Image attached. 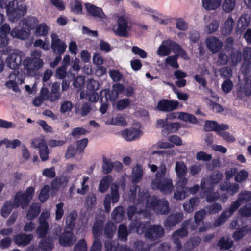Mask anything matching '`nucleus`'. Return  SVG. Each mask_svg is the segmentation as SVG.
Instances as JSON below:
<instances>
[{
  "mask_svg": "<svg viewBox=\"0 0 251 251\" xmlns=\"http://www.w3.org/2000/svg\"><path fill=\"white\" fill-rule=\"evenodd\" d=\"M143 194H139V198L141 201L147 199L146 202V212H150L153 211L160 214H167L169 211V203L165 200H158L155 196L149 197L147 190L143 191Z\"/></svg>",
  "mask_w": 251,
  "mask_h": 251,
  "instance_id": "f257e3e1",
  "label": "nucleus"
},
{
  "mask_svg": "<svg viewBox=\"0 0 251 251\" xmlns=\"http://www.w3.org/2000/svg\"><path fill=\"white\" fill-rule=\"evenodd\" d=\"M130 226V230L135 231L139 234L143 233L145 228L147 230L145 233V237L151 241H155L163 237L164 235V228L159 225H150L149 226L148 223H141L138 225V223H134Z\"/></svg>",
  "mask_w": 251,
  "mask_h": 251,
  "instance_id": "f03ea898",
  "label": "nucleus"
},
{
  "mask_svg": "<svg viewBox=\"0 0 251 251\" xmlns=\"http://www.w3.org/2000/svg\"><path fill=\"white\" fill-rule=\"evenodd\" d=\"M251 201V192L244 191L238 195V199L233 202L229 208L223 211L214 223L215 227L219 226L230 217L243 202Z\"/></svg>",
  "mask_w": 251,
  "mask_h": 251,
  "instance_id": "7ed1b4c3",
  "label": "nucleus"
},
{
  "mask_svg": "<svg viewBox=\"0 0 251 251\" xmlns=\"http://www.w3.org/2000/svg\"><path fill=\"white\" fill-rule=\"evenodd\" d=\"M41 56V52L34 50L30 57L24 60V69L28 75L35 76L38 71L43 68L44 63Z\"/></svg>",
  "mask_w": 251,
  "mask_h": 251,
  "instance_id": "20e7f679",
  "label": "nucleus"
},
{
  "mask_svg": "<svg viewBox=\"0 0 251 251\" xmlns=\"http://www.w3.org/2000/svg\"><path fill=\"white\" fill-rule=\"evenodd\" d=\"M7 0H0V7L6 8L7 14L11 21L19 18L26 12L27 8L25 4H19L17 1H10L6 5Z\"/></svg>",
  "mask_w": 251,
  "mask_h": 251,
  "instance_id": "39448f33",
  "label": "nucleus"
},
{
  "mask_svg": "<svg viewBox=\"0 0 251 251\" xmlns=\"http://www.w3.org/2000/svg\"><path fill=\"white\" fill-rule=\"evenodd\" d=\"M34 191V187H29L24 192H18L14 200L13 203L15 206H21L22 208L26 207L32 199Z\"/></svg>",
  "mask_w": 251,
  "mask_h": 251,
  "instance_id": "423d86ee",
  "label": "nucleus"
},
{
  "mask_svg": "<svg viewBox=\"0 0 251 251\" xmlns=\"http://www.w3.org/2000/svg\"><path fill=\"white\" fill-rule=\"evenodd\" d=\"M151 187L153 190H159L164 194H170L174 187L172 180L170 177H163L160 179H152Z\"/></svg>",
  "mask_w": 251,
  "mask_h": 251,
  "instance_id": "0eeeda50",
  "label": "nucleus"
},
{
  "mask_svg": "<svg viewBox=\"0 0 251 251\" xmlns=\"http://www.w3.org/2000/svg\"><path fill=\"white\" fill-rule=\"evenodd\" d=\"M33 20L34 22H37V20L35 18H32L27 20H25L21 21L19 25H22V27L20 30L17 28H14L10 32L11 36L15 38H17L21 40H25L29 37L30 32L28 27L29 26V21Z\"/></svg>",
  "mask_w": 251,
  "mask_h": 251,
  "instance_id": "6e6552de",
  "label": "nucleus"
},
{
  "mask_svg": "<svg viewBox=\"0 0 251 251\" xmlns=\"http://www.w3.org/2000/svg\"><path fill=\"white\" fill-rule=\"evenodd\" d=\"M117 27L113 30L114 33L121 37H126L130 30L127 19L124 16H120L117 19Z\"/></svg>",
  "mask_w": 251,
  "mask_h": 251,
  "instance_id": "1a4fd4ad",
  "label": "nucleus"
},
{
  "mask_svg": "<svg viewBox=\"0 0 251 251\" xmlns=\"http://www.w3.org/2000/svg\"><path fill=\"white\" fill-rule=\"evenodd\" d=\"M125 89V87L123 84L116 83L112 86V91L110 92L109 89H104L101 91L100 96L105 97V100L111 101H114L117 99L119 95L122 94Z\"/></svg>",
  "mask_w": 251,
  "mask_h": 251,
  "instance_id": "9d476101",
  "label": "nucleus"
},
{
  "mask_svg": "<svg viewBox=\"0 0 251 251\" xmlns=\"http://www.w3.org/2000/svg\"><path fill=\"white\" fill-rule=\"evenodd\" d=\"M118 186L116 183L112 184L111 187V194H107L104 201V206L105 211L109 212L111 209V202L113 203L117 202L119 199L118 191Z\"/></svg>",
  "mask_w": 251,
  "mask_h": 251,
  "instance_id": "9b49d317",
  "label": "nucleus"
},
{
  "mask_svg": "<svg viewBox=\"0 0 251 251\" xmlns=\"http://www.w3.org/2000/svg\"><path fill=\"white\" fill-rule=\"evenodd\" d=\"M51 37V48L55 54L61 55L64 53L67 48L66 43L62 41L56 33H52Z\"/></svg>",
  "mask_w": 251,
  "mask_h": 251,
  "instance_id": "f8f14e48",
  "label": "nucleus"
},
{
  "mask_svg": "<svg viewBox=\"0 0 251 251\" xmlns=\"http://www.w3.org/2000/svg\"><path fill=\"white\" fill-rule=\"evenodd\" d=\"M176 49H179L178 44L171 40L164 41L158 48L157 54L159 56H167L171 51L176 52Z\"/></svg>",
  "mask_w": 251,
  "mask_h": 251,
  "instance_id": "ddd939ff",
  "label": "nucleus"
},
{
  "mask_svg": "<svg viewBox=\"0 0 251 251\" xmlns=\"http://www.w3.org/2000/svg\"><path fill=\"white\" fill-rule=\"evenodd\" d=\"M24 82V79L20 78L16 73H12L9 75L8 80L5 83L7 89H11L16 93L19 92V85Z\"/></svg>",
  "mask_w": 251,
  "mask_h": 251,
  "instance_id": "4468645a",
  "label": "nucleus"
},
{
  "mask_svg": "<svg viewBox=\"0 0 251 251\" xmlns=\"http://www.w3.org/2000/svg\"><path fill=\"white\" fill-rule=\"evenodd\" d=\"M23 53L18 50H13L6 59L7 66L11 69H16L21 63Z\"/></svg>",
  "mask_w": 251,
  "mask_h": 251,
  "instance_id": "2eb2a0df",
  "label": "nucleus"
},
{
  "mask_svg": "<svg viewBox=\"0 0 251 251\" xmlns=\"http://www.w3.org/2000/svg\"><path fill=\"white\" fill-rule=\"evenodd\" d=\"M178 105L179 102L177 101L164 99L158 102L156 108L160 111L169 112L177 109Z\"/></svg>",
  "mask_w": 251,
  "mask_h": 251,
  "instance_id": "dca6fc26",
  "label": "nucleus"
},
{
  "mask_svg": "<svg viewBox=\"0 0 251 251\" xmlns=\"http://www.w3.org/2000/svg\"><path fill=\"white\" fill-rule=\"evenodd\" d=\"M201 189L204 193H207V201L209 202L216 201L219 196L217 193H213L214 189L212 184L208 183V180L202 182L201 184Z\"/></svg>",
  "mask_w": 251,
  "mask_h": 251,
  "instance_id": "f3484780",
  "label": "nucleus"
},
{
  "mask_svg": "<svg viewBox=\"0 0 251 251\" xmlns=\"http://www.w3.org/2000/svg\"><path fill=\"white\" fill-rule=\"evenodd\" d=\"M203 129L206 131H215L218 134L221 130H228L229 126L226 124H218L215 121H206Z\"/></svg>",
  "mask_w": 251,
  "mask_h": 251,
  "instance_id": "a211bd4d",
  "label": "nucleus"
},
{
  "mask_svg": "<svg viewBox=\"0 0 251 251\" xmlns=\"http://www.w3.org/2000/svg\"><path fill=\"white\" fill-rule=\"evenodd\" d=\"M85 6L87 12L92 16L100 19V20L104 22L106 21V16L102 9L90 3H86Z\"/></svg>",
  "mask_w": 251,
  "mask_h": 251,
  "instance_id": "6ab92c4d",
  "label": "nucleus"
},
{
  "mask_svg": "<svg viewBox=\"0 0 251 251\" xmlns=\"http://www.w3.org/2000/svg\"><path fill=\"white\" fill-rule=\"evenodd\" d=\"M76 241L71 231L65 229L64 232L59 237V243L63 246H70Z\"/></svg>",
  "mask_w": 251,
  "mask_h": 251,
  "instance_id": "aec40b11",
  "label": "nucleus"
},
{
  "mask_svg": "<svg viewBox=\"0 0 251 251\" xmlns=\"http://www.w3.org/2000/svg\"><path fill=\"white\" fill-rule=\"evenodd\" d=\"M143 134L139 129L132 128L122 131V135L127 141L135 140L139 139Z\"/></svg>",
  "mask_w": 251,
  "mask_h": 251,
  "instance_id": "412c9836",
  "label": "nucleus"
},
{
  "mask_svg": "<svg viewBox=\"0 0 251 251\" xmlns=\"http://www.w3.org/2000/svg\"><path fill=\"white\" fill-rule=\"evenodd\" d=\"M205 42L207 47L212 53L217 52L222 47V42L214 36L207 38Z\"/></svg>",
  "mask_w": 251,
  "mask_h": 251,
  "instance_id": "4be33fe9",
  "label": "nucleus"
},
{
  "mask_svg": "<svg viewBox=\"0 0 251 251\" xmlns=\"http://www.w3.org/2000/svg\"><path fill=\"white\" fill-rule=\"evenodd\" d=\"M188 232L185 228H182L174 232L172 235V239L175 245V249L178 251L181 248V245L179 240L187 235Z\"/></svg>",
  "mask_w": 251,
  "mask_h": 251,
  "instance_id": "5701e85b",
  "label": "nucleus"
},
{
  "mask_svg": "<svg viewBox=\"0 0 251 251\" xmlns=\"http://www.w3.org/2000/svg\"><path fill=\"white\" fill-rule=\"evenodd\" d=\"M183 217L182 213H176L170 215L165 222V226L167 229L174 226L177 223L180 222Z\"/></svg>",
  "mask_w": 251,
  "mask_h": 251,
  "instance_id": "b1692460",
  "label": "nucleus"
},
{
  "mask_svg": "<svg viewBox=\"0 0 251 251\" xmlns=\"http://www.w3.org/2000/svg\"><path fill=\"white\" fill-rule=\"evenodd\" d=\"M33 239L32 234L26 235L20 233L14 236L13 240L18 246H25L28 244Z\"/></svg>",
  "mask_w": 251,
  "mask_h": 251,
  "instance_id": "393cba45",
  "label": "nucleus"
},
{
  "mask_svg": "<svg viewBox=\"0 0 251 251\" xmlns=\"http://www.w3.org/2000/svg\"><path fill=\"white\" fill-rule=\"evenodd\" d=\"M234 21L231 17H228L221 27V33L224 35H229L233 29Z\"/></svg>",
  "mask_w": 251,
  "mask_h": 251,
  "instance_id": "a878e982",
  "label": "nucleus"
},
{
  "mask_svg": "<svg viewBox=\"0 0 251 251\" xmlns=\"http://www.w3.org/2000/svg\"><path fill=\"white\" fill-rule=\"evenodd\" d=\"M179 124L178 123H171L168 124L167 120L158 119L156 124V126L157 128H164L166 127V129H168V127H170L171 128L169 129V132H172L177 129L179 127Z\"/></svg>",
  "mask_w": 251,
  "mask_h": 251,
  "instance_id": "bb28decb",
  "label": "nucleus"
},
{
  "mask_svg": "<svg viewBox=\"0 0 251 251\" xmlns=\"http://www.w3.org/2000/svg\"><path fill=\"white\" fill-rule=\"evenodd\" d=\"M239 185L237 183H230L228 182H225L220 186V189L222 191H226L231 195H234L239 190Z\"/></svg>",
  "mask_w": 251,
  "mask_h": 251,
  "instance_id": "cd10ccee",
  "label": "nucleus"
},
{
  "mask_svg": "<svg viewBox=\"0 0 251 251\" xmlns=\"http://www.w3.org/2000/svg\"><path fill=\"white\" fill-rule=\"evenodd\" d=\"M174 75L175 78L177 79L175 82L177 86L182 87L185 86L186 81L184 78L187 76L186 73L180 70H177L175 71Z\"/></svg>",
  "mask_w": 251,
  "mask_h": 251,
  "instance_id": "c85d7f7f",
  "label": "nucleus"
},
{
  "mask_svg": "<svg viewBox=\"0 0 251 251\" xmlns=\"http://www.w3.org/2000/svg\"><path fill=\"white\" fill-rule=\"evenodd\" d=\"M199 203V199L198 198H193L183 204L184 210L188 213H191Z\"/></svg>",
  "mask_w": 251,
  "mask_h": 251,
  "instance_id": "c756f323",
  "label": "nucleus"
},
{
  "mask_svg": "<svg viewBox=\"0 0 251 251\" xmlns=\"http://www.w3.org/2000/svg\"><path fill=\"white\" fill-rule=\"evenodd\" d=\"M203 7L206 10H212L218 8L221 3V0H202Z\"/></svg>",
  "mask_w": 251,
  "mask_h": 251,
  "instance_id": "7c9ffc66",
  "label": "nucleus"
},
{
  "mask_svg": "<svg viewBox=\"0 0 251 251\" xmlns=\"http://www.w3.org/2000/svg\"><path fill=\"white\" fill-rule=\"evenodd\" d=\"M175 170L177 176H185L187 172L186 165L182 161L176 162Z\"/></svg>",
  "mask_w": 251,
  "mask_h": 251,
  "instance_id": "2f4dec72",
  "label": "nucleus"
},
{
  "mask_svg": "<svg viewBox=\"0 0 251 251\" xmlns=\"http://www.w3.org/2000/svg\"><path fill=\"white\" fill-rule=\"evenodd\" d=\"M50 27L45 24L42 23L36 26L34 34L36 36H45L49 32Z\"/></svg>",
  "mask_w": 251,
  "mask_h": 251,
  "instance_id": "473e14b6",
  "label": "nucleus"
},
{
  "mask_svg": "<svg viewBox=\"0 0 251 251\" xmlns=\"http://www.w3.org/2000/svg\"><path fill=\"white\" fill-rule=\"evenodd\" d=\"M16 207L11 201L5 202L1 209V215L4 218H7L14 208Z\"/></svg>",
  "mask_w": 251,
  "mask_h": 251,
  "instance_id": "72a5a7b5",
  "label": "nucleus"
},
{
  "mask_svg": "<svg viewBox=\"0 0 251 251\" xmlns=\"http://www.w3.org/2000/svg\"><path fill=\"white\" fill-rule=\"evenodd\" d=\"M112 181L110 176H107L102 178L99 184V191L104 193L109 188V183Z\"/></svg>",
  "mask_w": 251,
  "mask_h": 251,
  "instance_id": "f704fd0d",
  "label": "nucleus"
},
{
  "mask_svg": "<svg viewBox=\"0 0 251 251\" xmlns=\"http://www.w3.org/2000/svg\"><path fill=\"white\" fill-rule=\"evenodd\" d=\"M40 211V206L36 203L33 204L26 214V218L31 220L37 216Z\"/></svg>",
  "mask_w": 251,
  "mask_h": 251,
  "instance_id": "c9c22d12",
  "label": "nucleus"
},
{
  "mask_svg": "<svg viewBox=\"0 0 251 251\" xmlns=\"http://www.w3.org/2000/svg\"><path fill=\"white\" fill-rule=\"evenodd\" d=\"M76 218V214L75 213L69 214L66 218L65 229L72 231L75 226Z\"/></svg>",
  "mask_w": 251,
  "mask_h": 251,
  "instance_id": "e433bc0d",
  "label": "nucleus"
},
{
  "mask_svg": "<svg viewBox=\"0 0 251 251\" xmlns=\"http://www.w3.org/2000/svg\"><path fill=\"white\" fill-rule=\"evenodd\" d=\"M143 170L141 166L137 165L133 168L132 180L134 183L138 182L142 178Z\"/></svg>",
  "mask_w": 251,
  "mask_h": 251,
  "instance_id": "4c0bfd02",
  "label": "nucleus"
},
{
  "mask_svg": "<svg viewBox=\"0 0 251 251\" xmlns=\"http://www.w3.org/2000/svg\"><path fill=\"white\" fill-rule=\"evenodd\" d=\"M219 27V23L217 20H213L204 27V32L208 34H211L215 32Z\"/></svg>",
  "mask_w": 251,
  "mask_h": 251,
  "instance_id": "58836bf2",
  "label": "nucleus"
},
{
  "mask_svg": "<svg viewBox=\"0 0 251 251\" xmlns=\"http://www.w3.org/2000/svg\"><path fill=\"white\" fill-rule=\"evenodd\" d=\"M178 119L184 121H188L192 124H197L198 122L197 118L191 114L183 112H179Z\"/></svg>",
  "mask_w": 251,
  "mask_h": 251,
  "instance_id": "ea45409f",
  "label": "nucleus"
},
{
  "mask_svg": "<svg viewBox=\"0 0 251 251\" xmlns=\"http://www.w3.org/2000/svg\"><path fill=\"white\" fill-rule=\"evenodd\" d=\"M124 214V213L123 207L121 206H118L112 211V219L116 222H120L123 220Z\"/></svg>",
  "mask_w": 251,
  "mask_h": 251,
  "instance_id": "a19ab883",
  "label": "nucleus"
},
{
  "mask_svg": "<svg viewBox=\"0 0 251 251\" xmlns=\"http://www.w3.org/2000/svg\"><path fill=\"white\" fill-rule=\"evenodd\" d=\"M241 89L246 96L251 95V75H247L245 77V82Z\"/></svg>",
  "mask_w": 251,
  "mask_h": 251,
  "instance_id": "79ce46f5",
  "label": "nucleus"
},
{
  "mask_svg": "<svg viewBox=\"0 0 251 251\" xmlns=\"http://www.w3.org/2000/svg\"><path fill=\"white\" fill-rule=\"evenodd\" d=\"M52 248V242L49 239H42L39 244L41 251H51Z\"/></svg>",
  "mask_w": 251,
  "mask_h": 251,
  "instance_id": "37998d69",
  "label": "nucleus"
},
{
  "mask_svg": "<svg viewBox=\"0 0 251 251\" xmlns=\"http://www.w3.org/2000/svg\"><path fill=\"white\" fill-rule=\"evenodd\" d=\"M241 52L238 50H235L231 54V56L229 59V62L231 65L236 66L241 61Z\"/></svg>",
  "mask_w": 251,
  "mask_h": 251,
  "instance_id": "c03bdc74",
  "label": "nucleus"
},
{
  "mask_svg": "<svg viewBox=\"0 0 251 251\" xmlns=\"http://www.w3.org/2000/svg\"><path fill=\"white\" fill-rule=\"evenodd\" d=\"M233 242L228 237H224L219 241L218 245L221 249H228L232 247Z\"/></svg>",
  "mask_w": 251,
  "mask_h": 251,
  "instance_id": "a18cd8bd",
  "label": "nucleus"
},
{
  "mask_svg": "<svg viewBox=\"0 0 251 251\" xmlns=\"http://www.w3.org/2000/svg\"><path fill=\"white\" fill-rule=\"evenodd\" d=\"M49 224L48 223H39V226L37 229L36 232L40 237H43L46 235L49 229Z\"/></svg>",
  "mask_w": 251,
  "mask_h": 251,
  "instance_id": "49530a36",
  "label": "nucleus"
},
{
  "mask_svg": "<svg viewBox=\"0 0 251 251\" xmlns=\"http://www.w3.org/2000/svg\"><path fill=\"white\" fill-rule=\"evenodd\" d=\"M110 77L114 82H118L123 78V75L118 70L111 69L109 71Z\"/></svg>",
  "mask_w": 251,
  "mask_h": 251,
  "instance_id": "de8ad7c7",
  "label": "nucleus"
},
{
  "mask_svg": "<svg viewBox=\"0 0 251 251\" xmlns=\"http://www.w3.org/2000/svg\"><path fill=\"white\" fill-rule=\"evenodd\" d=\"M116 229V226L112 222H108L104 229L105 235L109 238L112 237L114 234Z\"/></svg>",
  "mask_w": 251,
  "mask_h": 251,
  "instance_id": "09e8293b",
  "label": "nucleus"
},
{
  "mask_svg": "<svg viewBox=\"0 0 251 251\" xmlns=\"http://www.w3.org/2000/svg\"><path fill=\"white\" fill-rule=\"evenodd\" d=\"M235 0H224L223 9L226 13L232 11L235 6Z\"/></svg>",
  "mask_w": 251,
  "mask_h": 251,
  "instance_id": "8fccbe9b",
  "label": "nucleus"
},
{
  "mask_svg": "<svg viewBox=\"0 0 251 251\" xmlns=\"http://www.w3.org/2000/svg\"><path fill=\"white\" fill-rule=\"evenodd\" d=\"M50 189V186L46 185H45L41 189L39 196V198L42 202H45L48 199Z\"/></svg>",
  "mask_w": 251,
  "mask_h": 251,
  "instance_id": "3c124183",
  "label": "nucleus"
},
{
  "mask_svg": "<svg viewBox=\"0 0 251 251\" xmlns=\"http://www.w3.org/2000/svg\"><path fill=\"white\" fill-rule=\"evenodd\" d=\"M165 63L174 68H178L179 65L177 63V56L175 55L167 57L165 59Z\"/></svg>",
  "mask_w": 251,
  "mask_h": 251,
  "instance_id": "603ef678",
  "label": "nucleus"
},
{
  "mask_svg": "<svg viewBox=\"0 0 251 251\" xmlns=\"http://www.w3.org/2000/svg\"><path fill=\"white\" fill-rule=\"evenodd\" d=\"M47 145L45 140L42 137H36L32 139L31 145L34 148H40Z\"/></svg>",
  "mask_w": 251,
  "mask_h": 251,
  "instance_id": "864d4df0",
  "label": "nucleus"
},
{
  "mask_svg": "<svg viewBox=\"0 0 251 251\" xmlns=\"http://www.w3.org/2000/svg\"><path fill=\"white\" fill-rule=\"evenodd\" d=\"M248 172L245 170H242L237 172L235 177V180L239 183L244 181L248 177Z\"/></svg>",
  "mask_w": 251,
  "mask_h": 251,
  "instance_id": "5fc2aeb1",
  "label": "nucleus"
},
{
  "mask_svg": "<svg viewBox=\"0 0 251 251\" xmlns=\"http://www.w3.org/2000/svg\"><path fill=\"white\" fill-rule=\"evenodd\" d=\"M225 130H220V133H219L218 135L227 142L232 143L235 142L236 139L234 136L230 133L225 131Z\"/></svg>",
  "mask_w": 251,
  "mask_h": 251,
  "instance_id": "6e6d98bb",
  "label": "nucleus"
},
{
  "mask_svg": "<svg viewBox=\"0 0 251 251\" xmlns=\"http://www.w3.org/2000/svg\"><path fill=\"white\" fill-rule=\"evenodd\" d=\"M73 106V104L71 101H64L60 105V111L63 114L69 112L72 110Z\"/></svg>",
  "mask_w": 251,
  "mask_h": 251,
  "instance_id": "4d7b16f0",
  "label": "nucleus"
},
{
  "mask_svg": "<svg viewBox=\"0 0 251 251\" xmlns=\"http://www.w3.org/2000/svg\"><path fill=\"white\" fill-rule=\"evenodd\" d=\"M89 179V177L84 176L83 177L82 181L81 182V187L77 189V193L79 194L84 195L88 190L89 187L86 185V182Z\"/></svg>",
  "mask_w": 251,
  "mask_h": 251,
  "instance_id": "13d9d810",
  "label": "nucleus"
},
{
  "mask_svg": "<svg viewBox=\"0 0 251 251\" xmlns=\"http://www.w3.org/2000/svg\"><path fill=\"white\" fill-rule=\"evenodd\" d=\"M127 228L124 225H120L118 229V238L120 240L126 241L127 236Z\"/></svg>",
  "mask_w": 251,
  "mask_h": 251,
  "instance_id": "bf43d9fd",
  "label": "nucleus"
},
{
  "mask_svg": "<svg viewBox=\"0 0 251 251\" xmlns=\"http://www.w3.org/2000/svg\"><path fill=\"white\" fill-rule=\"evenodd\" d=\"M87 245L83 239L80 240L74 246V251H87Z\"/></svg>",
  "mask_w": 251,
  "mask_h": 251,
  "instance_id": "052dcab7",
  "label": "nucleus"
},
{
  "mask_svg": "<svg viewBox=\"0 0 251 251\" xmlns=\"http://www.w3.org/2000/svg\"><path fill=\"white\" fill-rule=\"evenodd\" d=\"M250 17L247 15H245L241 16L238 21V26H241L242 28L245 29L247 27L250 23Z\"/></svg>",
  "mask_w": 251,
  "mask_h": 251,
  "instance_id": "680f3d73",
  "label": "nucleus"
},
{
  "mask_svg": "<svg viewBox=\"0 0 251 251\" xmlns=\"http://www.w3.org/2000/svg\"><path fill=\"white\" fill-rule=\"evenodd\" d=\"M102 224L101 221H97L93 227V234L96 238L99 237L101 233L102 230Z\"/></svg>",
  "mask_w": 251,
  "mask_h": 251,
  "instance_id": "e2e57ef3",
  "label": "nucleus"
},
{
  "mask_svg": "<svg viewBox=\"0 0 251 251\" xmlns=\"http://www.w3.org/2000/svg\"><path fill=\"white\" fill-rule=\"evenodd\" d=\"M33 45L35 47H40L45 50H48L49 49V42L44 41L42 39L35 40Z\"/></svg>",
  "mask_w": 251,
  "mask_h": 251,
  "instance_id": "0e129e2a",
  "label": "nucleus"
},
{
  "mask_svg": "<svg viewBox=\"0 0 251 251\" xmlns=\"http://www.w3.org/2000/svg\"><path fill=\"white\" fill-rule=\"evenodd\" d=\"M167 172V168L165 164H161L159 167V170L155 175V177L153 179H162Z\"/></svg>",
  "mask_w": 251,
  "mask_h": 251,
  "instance_id": "69168bd1",
  "label": "nucleus"
},
{
  "mask_svg": "<svg viewBox=\"0 0 251 251\" xmlns=\"http://www.w3.org/2000/svg\"><path fill=\"white\" fill-rule=\"evenodd\" d=\"M233 87V83L229 79L225 80L221 85L222 90L225 93H229Z\"/></svg>",
  "mask_w": 251,
  "mask_h": 251,
  "instance_id": "338daca9",
  "label": "nucleus"
},
{
  "mask_svg": "<svg viewBox=\"0 0 251 251\" xmlns=\"http://www.w3.org/2000/svg\"><path fill=\"white\" fill-rule=\"evenodd\" d=\"M131 51L135 55H138L142 58H145L147 56V53L145 51L137 46L132 47Z\"/></svg>",
  "mask_w": 251,
  "mask_h": 251,
  "instance_id": "774afa93",
  "label": "nucleus"
}]
</instances>
